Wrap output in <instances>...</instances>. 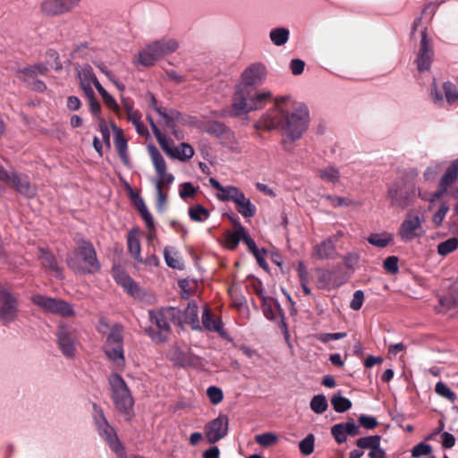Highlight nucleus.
<instances>
[{
  "mask_svg": "<svg viewBox=\"0 0 458 458\" xmlns=\"http://www.w3.org/2000/svg\"><path fill=\"white\" fill-rule=\"evenodd\" d=\"M309 112L305 105L291 99L289 96L276 97L273 107L266 111L255 123L256 129L282 132V147L291 151L308 127Z\"/></svg>",
  "mask_w": 458,
  "mask_h": 458,
  "instance_id": "1",
  "label": "nucleus"
},
{
  "mask_svg": "<svg viewBox=\"0 0 458 458\" xmlns=\"http://www.w3.org/2000/svg\"><path fill=\"white\" fill-rule=\"evenodd\" d=\"M274 94L268 89H259L244 92L239 86L236 89L232 103V112L235 116L247 114L250 112L263 109L272 100L275 102Z\"/></svg>",
  "mask_w": 458,
  "mask_h": 458,
  "instance_id": "2",
  "label": "nucleus"
},
{
  "mask_svg": "<svg viewBox=\"0 0 458 458\" xmlns=\"http://www.w3.org/2000/svg\"><path fill=\"white\" fill-rule=\"evenodd\" d=\"M458 180V157L454 159L442 174L438 188L434 192L419 191V196L422 200L429 202V208H433L436 200L448 195L453 199H458V186L454 185Z\"/></svg>",
  "mask_w": 458,
  "mask_h": 458,
  "instance_id": "3",
  "label": "nucleus"
},
{
  "mask_svg": "<svg viewBox=\"0 0 458 458\" xmlns=\"http://www.w3.org/2000/svg\"><path fill=\"white\" fill-rule=\"evenodd\" d=\"M98 332L107 334V339L104 346L106 355L114 363L117 369H123L125 366V360L123 349L122 327L118 325L110 327L105 320H100Z\"/></svg>",
  "mask_w": 458,
  "mask_h": 458,
  "instance_id": "4",
  "label": "nucleus"
},
{
  "mask_svg": "<svg viewBox=\"0 0 458 458\" xmlns=\"http://www.w3.org/2000/svg\"><path fill=\"white\" fill-rule=\"evenodd\" d=\"M109 386L115 408L126 419H130L134 401L125 381L119 375L112 374L109 377Z\"/></svg>",
  "mask_w": 458,
  "mask_h": 458,
  "instance_id": "5",
  "label": "nucleus"
},
{
  "mask_svg": "<svg viewBox=\"0 0 458 458\" xmlns=\"http://www.w3.org/2000/svg\"><path fill=\"white\" fill-rule=\"evenodd\" d=\"M71 268L81 273H95L99 268L96 252L90 243H84L68 258Z\"/></svg>",
  "mask_w": 458,
  "mask_h": 458,
  "instance_id": "6",
  "label": "nucleus"
},
{
  "mask_svg": "<svg viewBox=\"0 0 458 458\" xmlns=\"http://www.w3.org/2000/svg\"><path fill=\"white\" fill-rule=\"evenodd\" d=\"M148 119L158 144L169 157L184 162L193 157L194 149L191 145L188 143H181L178 147L173 146L172 142H170L166 136L157 128L150 115H148Z\"/></svg>",
  "mask_w": 458,
  "mask_h": 458,
  "instance_id": "7",
  "label": "nucleus"
},
{
  "mask_svg": "<svg viewBox=\"0 0 458 458\" xmlns=\"http://www.w3.org/2000/svg\"><path fill=\"white\" fill-rule=\"evenodd\" d=\"M31 301L45 312L67 318L75 315L72 306L61 299L35 294L31 296Z\"/></svg>",
  "mask_w": 458,
  "mask_h": 458,
  "instance_id": "8",
  "label": "nucleus"
},
{
  "mask_svg": "<svg viewBox=\"0 0 458 458\" xmlns=\"http://www.w3.org/2000/svg\"><path fill=\"white\" fill-rule=\"evenodd\" d=\"M423 217L414 212H408L402 221L398 236L403 242H410L414 239L420 238L425 234L423 228Z\"/></svg>",
  "mask_w": 458,
  "mask_h": 458,
  "instance_id": "9",
  "label": "nucleus"
},
{
  "mask_svg": "<svg viewBox=\"0 0 458 458\" xmlns=\"http://www.w3.org/2000/svg\"><path fill=\"white\" fill-rule=\"evenodd\" d=\"M147 150L157 174L153 181L155 186L169 187L174 182V176L167 172L166 162L162 154L153 144H148Z\"/></svg>",
  "mask_w": 458,
  "mask_h": 458,
  "instance_id": "10",
  "label": "nucleus"
},
{
  "mask_svg": "<svg viewBox=\"0 0 458 458\" xmlns=\"http://www.w3.org/2000/svg\"><path fill=\"white\" fill-rule=\"evenodd\" d=\"M430 97L437 106H444L445 102L448 105H454L458 102V87L451 81L441 84L433 83Z\"/></svg>",
  "mask_w": 458,
  "mask_h": 458,
  "instance_id": "11",
  "label": "nucleus"
},
{
  "mask_svg": "<svg viewBox=\"0 0 458 458\" xmlns=\"http://www.w3.org/2000/svg\"><path fill=\"white\" fill-rule=\"evenodd\" d=\"M56 337L63 354L68 358L73 357L79 345L76 330L69 325L62 324L58 327Z\"/></svg>",
  "mask_w": 458,
  "mask_h": 458,
  "instance_id": "12",
  "label": "nucleus"
},
{
  "mask_svg": "<svg viewBox=\"0 0 458 458\" xmlns=\"http://www.w3.org/2000/svg\"><path fill=\"white\" fill-rule=\"evenodd\" d=\"M267 66L262 62H255L242 71L240 79L244 86H259L267 81Z\"/></svg>",
  "mask_w": 458,
  "mask_h": 458,
  "instance_id": "13",
  "label": "nucleus"
},
{
  "mask_svg": "<svg viewBox=\"0 0 458 458\" xmlns=\"http://www.w3.org/2000/svg\"><path fill=\"white\" fill-rule=\"evenodd\" d=\"M81 0H42L40 12L49 17L68 13L78 7Z\"/></svg>",
  "mask_w": 458,
  "mask_h": 458,
  "instance_id": "14",
  "label": "nucleus"
},
{
  "mask_svg": "<svg viewBox=\"0 0 458 458\" xmlns=\"http://www.w3.org/2000/svg\"><path fill=\"white\" fill-rule=\"evenodd\" d=\"M229 419L225 414H219L208 421L204 428L205 437L209 444H215L228 433Z\"/></svg>",
  "mask_w": 458,
  "mask_h": 458,
  "instance_id": "15",
  "label": "nucleus"
},
{
  "mask_svg": "<svg viewBox=\"0 0 458 458\" xmlns=\"http://www.w3.org/2000/svg\"><path fill=\"white\" fill-rule=\"evenodd\" d=\"M0 180L8 186L15 189L18 192L28 197H33L36 193L34 187L30 185L26 176L19 175L16 173H9L0 166Z\"/></svg>",
  "mask_w": 458,
  "mask_h": 458,
  "instance_id": "16",
  "label": "nucleus"
},
{
  "mask_svg": "<svg viewBox=\"0 0 458 458\" xmlns=\"http://www.w3.org/2000/svg\"><path fill=\"white\" fill-rule=\"evenodd\" d=\"M18 312L16 297L5 287L0 288V318L4 323L13 321Z\"/></svg>",
  "mask_w": 458,
  "mask_h": 458,
  "instance_id": "17",
  "label": "nucleus"
},
{
  "mask_svg": "<svg viewBox=\"0 0 458 458\" xmlns=\"http://www.w3.org/2000/svg\"><path fill=\"white\" fill-rule=\"evenodd\" d=\"M149 315L156 326L164 331L169 329L171 323H182L180 310L175 308L168 307L156 311H149Z\"/></svg>",
  "mask_w": 458,
  "mask_h": 458,
  "instance_id": "18",
  "label": "nucleus"
},
{
  "mask_svg": "<svg viewBox=\"0 0 458 458\" xmlns=\"http://www.w3.org/2000/svg\"><path fill=\"white\" fill-rule=\"evenodd\" d=\"M412 191H409L400 183H394L387 191V200L392 207L404 209L411 204Z\"/></svg>",
  "mask_w": 458,
  "mask_h": 458,
  "instance_id": "19",
  "label": "nucleus"
},
{
  "mask_svg": "<svg viewBox=\"0 0 458 458\" xmlns=\"http://www.w3.org/2000/svg\"><path fill=\"white\" fill-rule=\"evenodd\" d=\"M167 355L169 360L176 366L186 367L199 364L198 358L193 356L186 346H174Z\"/></svg>",
  "mask_w": 458,
  "mask_h": 458,
  "instance_id": "20",
  "label": "nucleus"
},
{
  "mask_svg": "<svg viewBox=\"0 0 458 458\" xmlns=\"http://www.w3.org/2000/svg\"><path fill=\"white\" fill-rule=\"evenodd\" d=\"M113 276L117 284H119L131 296L138 299L142 297L141 290L122 267H114L113 268Z\"/></svg>",
  "mask_w": 458,
  "mask_h": 458,
  "instance_id": "21",
  "label": "nucleus"
},
{
  "mask_svg": "<svg viewBox=\"0 0 458 458\" xmlns=\"http://www.w3.org/2000/svg\"><path fill=\"white\" fill-rule=\"evenodd\" d=\"M98 435L105 440L109 447L118 455L123 456V449L118 440L117 435L112 426L107 423L97 428Z\"/></svg>",
  "mask_w": 458,
  "mask_h": 458,
  "instance_id": "22",
  "label": "nucleus"
},
{
  "mask_svg": "<svg viewBox=\"0 0 458 458\" xmlns=\"http://www.w3.org/2000/svg\"><path fill=\"white\" fill-rule=\"evenodd\" d=\"M209 184L217 191L216 197L222 201H234L241 193V190L233 185L223 186L215 178L208 180Z\"/></svg>",
  "mask_w": 458,
  "mask_h": 458,
  "instance_id": "23",
  "label": "nucleus"
},
{
  "mask_svg": "<svg viewBox=\"0 0 458 458\" xmlns=\"http://www.w3.org/2000/svg\"><path fill=\"white\" fill-rule=\"evenodd\" d=\"M78 77L80 80L81 88L87 97L93 95L94 91L91 87L92 85H94L97 89L98 85H101L92 70L89 67L81 68L78 72Z\"/></svg>",
  "mask_w": 458,
  "mask_h": 458,
  "instance_id": "24",
  "label": "nucleus"
},
{
  "mask_svg": "<svg viewBox=\"0 0 458 458\" xmlns=\"http://www.w3.org/2000/svg\"><path fill=\"white\" fill-rule=\"evenodd\" d=\"M432 53L429 46V41L426 37V32H422V38L418 56V69L420 72L428 71L430 67Z\"/></svg>",
  "mask_w": 458,
  "mask_h": 458,
  "instance_id": "25",
  "label": "nucleus"
},
{
  "mask_svg": "<svg viewBox=\"0 0 458 458\" xmlns=\"http://www.w3.org/2000/svg\"><path fill=\"white\" fill-rule=\"evenodd\" d=\"M160 58L162 57L155 42H153L139 52L136 57V63L144 66H150Z\"/></svg>",
  "mask_w": 458,
  "mask_h": 458,
  "instance_id": "26",
  "label": "nucleus"
},
{
  "mask_svg": "<svg viewBox=\"0 0 458 458\" xmlns=\"http://www.w3.org/2000/svg\"><path fill=\"white\" fill-rule=\"evenodd\" d=\"M313 274L316 276L315 284L318 289H332L341 284L333 280V274L329 270L317 267L313 269Z\"/></svg>",
  "mask_w": 458,
  "mask_h": 458,
  "instance_id": "27",
  "label": "nucleus"
},
{
  "mask_svg": "<svg viewBox=\"0 0 458 458\" xmlns=\"http://www.w3.org/2000/svg\"><path fill=\"white\" fill-rule=\"evenodd\" d=\"M127 246L131 255L138 263L144 262V259L140 255V231L131 229L127 235Z\"/></svg>",
  "mask_w": 458,
  "mask_h": 458,
  "instance_id": "28",
  "label": "nucleus"
},
{
  "mask_svg": "<svg viewBox=\"0 0 458 458\" xmlns=\"http://www.w3.org/2000/svg\"><path fill=\"white\" fill-rule=\"evenodd\" d=\"M296 271L303 293L306 295H311L312 292L310 287L309 286V284L311 281L315 282L316 276L313 274V269L309 271L304 263L302 261H300L296 267Z\"/></svg>",
  "mask_w": 458,
  "mask_h": 458,
  "instance_id": "29",
  "label": "nucleus"
},
{
  "mask_svg": "<svg viewBox=\"0 0 458 458\" xmlns=\"http://www.w3.org/2000/svg\"><path fill=\"white\" fill-rule=\"evenodd\" d=\"M429 206H430V204L428 203V209L432 210L435 208V210L432 214V216H431L432 223L437 227L441 226L445 220L446 214L450 210L449 205L445 201L442 200V198H441L434 202L432 208H430Z\"/></svg>",
  "mask_w": 458,
  "mask_h": 458,
  "instance_id": "30",
  "label": "nucleus"
},
{
  "mask_svg": "<svg viewBox=\"0 0 458 458\" xmlns=\"http://www.w3.org/2000/svg\"><path fill=\"white\" fill-rule=\"evenodd\" d=\"M335 254L334 241L329 238L317 245L313 250V257L317 259L333 258Z\"/></svg>",
  "mask_w": 458,
  "mask_h": 458,
  "instance_id": "31",
  "label": "nucleus"
},
{
  "mask_svg": "<svg viewBox=\"0 0 458 458\" xmlns=\"http://www.w3.org/2000/svg\"><path fill=\"white\" fill-rule=\"evenodd\" d=\"M237 206L238 212L244 217H252L256 213V208L242 191L233 201Z\"/></svg>",
  "mask_w": 458,
  "mask_h": 458,
  "instance_id": "32",
  "label": "nucleus"
},
{
  "mask_svg": "<svg viewBox=\"0 0 458 458\" xmlns=\"http://www.w3.org/2000/svg\"><path fill=\"white\" fill-rule=\"evenodd\" d=\"M146 101L148 106L152 108L158 115L159 122L164 123L165 125L168 126L172 122V116L170 115V112L159 106L156 98L150 92H148L146 94Z\"/></svg>",
  "mask_w": 458,
  "mask_h": 458,
  "instance_id": "33",
  "label": "nucleus"
},
{
  "mask_svg": "<svg viewBox=\"0 0 458 458\" xmlns=\"http://www.w3.org/2000/svg\"><path fill=\"white\" fill-rule=\"evenodd\" d=\"M164 257L168 267L177 269L183 268L182 257L175 248L165 247L164 250Z\"/></svg>",
  "mask_w": 458,
  "mask_h": 458,
  "instance_id": "34",
  "label": "nucleus"
},
{
  "mask_svg": "<svg viewBox=\"0 0 458 458\" xmlns=\"http://www.w3.org/2000/svg\"><path fill=\"white\" fill-rule=\"evenodd\" d=\"M290 38V30L284 27H278L269 31V39L276 47L285 45Z\"/></svg>",
  "mask_w": 458,
  "mask_h": 458,
  "instance_id": "35",
  "label": "nucleus"
},
{
  "mask_svg": "<svg viewBox=\"0 0 458 458\" xmlns=\"http://www.w3.org/2000/svg\"><path fill=\"white\" fill-rule=\"evenodd\" d=\"M259 294L263 302L265 316L268 319L275 318V313L281 310L279 302L272 297L265 296L262 293H259Z\"/></svg>",
  "mask_w": 458,
  "mask_h": 458,
  "instance_id": "36",
  "label": "nucleus"
},
{
  "mask_svg": "<svg viewBox=\"0 0 458 458\" xmlns=\"http://www.w3.org/2000/svg\"><path fill=\"white\" fill-rule=\"evenodd\" d=\"M161 57L175 52L179 47V43L174 38H163L155 41Z\"/></svg>",
  "mask_w": 458,
  "mask_h": 458,
  "instance_id": "37",
  "label": "nucleus"
},
{
  "mask_svg": "<svg viewBox=\"0 0 458 458\" xmlns=\"http://www.w3.org/2000/svg\"><path fill=\"white\" fill-rule=\"evenodd\" d=\"M182 322L190 325L192 329L200 328L198 318V307L195 303H189L184 312L183 320Z\"/></svg>",
  "mask_w": 458,
  "mask_h": 458,
  "instance_id": "38",
  "label": "nucleus"
},
{
  "mask_svg": "<svg viewBox=\"0 0 458 458\" xmlns=\"http://www.w3.org/2000/svg\"><path fill=\"white\" fill-rule=\"evenodd\" d=\"M114 133V145L115 148L121 156L122 158L126 157V149H127V143L123 135V131L116 127L115 125L112 126Z\"/></svg>",
  "mask_w": 458,
  "mask_h": 458,
  "instance_id": "39",
  "label": "nucleus"
},
{
  "mask_svg": "<svg viewBox=\"0 0 458 458\" xmlns=\"http://www.w3.org/2000/svg\"><path fill=\"white\" fill-rule=\"evenodd\" d=\"M368 242L376 247L384 248L393 242V235L386 232L373 233L368 238Z\"/></svg>",
  "mask_w": 458,
  "mask_h": 458,
  "instance_id": "40",
  "label": "nucleus"
},
{
  "mask_svg": "<svg viewBox=\"0 0 458 458\" xmlns=\"http://www.w3.org/2000/svg\"><path fill=\"white\" fill-rule=\"evenodd\" d=\"M202 324L203 327L209 330L220 333L222 326L219 320H215L211 318L210 310L208 307H205L202 313Z\"/></svg>",
  "mask_w": 458,
  "mask_h": 458,
  "instance_id": "41",
  "label": "nucleus"
},
{
  "mask_svg": "<svg viewBox=\"0 0 458 458\" xmlns=\"http://www.w3.org/2000/svg\"><path fill=\"white\" fill-rule=\"evenodd\" d=\"M244 235V228L240 224H235V231L230 233L226 236L225 246L230 250H233Z\"/></svg>",
  "mask_w": 458,
  "mask_h": 458,
  "instance_id": "42",
  "label": "nucleus"
},
{
  "mask_svg": "<svg viewBox=\"0 0 458 458\" xmlns=\"http://www.w3.org/2000/svg\"><path fill=\"white\" fill-rule=\"evenodd\" d=\"M318 174L321 180L330 183H336L340 178L339 171L333 166H327L320 169L318 172Z\"/></svg>",
  "mask_w": 458,
  "mask_h": 458,
  "instance_id": "43",
  "label": "nucleus"
},
{
  "mask_svg": "<svg viewBox=\"0 0 458 458\" xmlns=\"http://www.w3.org/2000/svg\"><path fill=\"white\" fill-rule=\"evenodd\" d=\"M457 248L458 239L456 237H450L437 245V253L445 257L454 252Z\"/></svg>",
  "mask_w": 458,
  "mask_h": 458,
  "instance_id": "44",
  "label": "nucleus"
},
{
  "mask_svg": "<svg viewBox=\"0 0 458 458\" xmlns=\"http://www.w3.org/2000/svg\"><path fill=\"white\" fill-rule=\"evenodd\" d=\"M47 68L45 65H36L34 67L26 68L19 72L18 75L21 80L29 82L30 79L37 74H43Z\"/></svg>",
  "mask_w": 458,
  "mask_h": 458,
  "instance_id": "45",
  "label": "nucleus"
},
{
  "mask_svg": "<svg viewBox=\"0 0 458 458\" xmlns=\"http://www.w3.org/2000/svg\"><path fill=\"white\" fill-rule=\"evenodd\" d=\"M190 217L196 222H203L209 216V212L201 205H197L189 209Z\"/></svg>",
  "mask_w": 458,
  "mask_h": 458,
  "instance_id": "46",
  "label": "nucleus"
},
{
  "mask_svg": "<svg viewBox=\"0 0 458 458\" xmlns=\"http://www.w3.org/2000/svg\"><path fill=\"white\" fill-rule=\"evenodd\" d=\"M331 403L335 411L337 412H344L352 407L351 401L340 394L334 395L332 397Z\"/></svg>",
  "mask_w": 458,
  "mask_h": 458,
  "instance_id": "47",
  "label": "nucleus"
},
{
  "mask_svg": "<svg viewBox=\"0 0 458 458\" xmlns=\"http://www.w3.org/2000/svg\"><path fill=\"white\" fill-rule=\"evenodd\" d=\"M381 437L379 436H370L360 437L357 440L356 445L363 449H374L377 445H380Z\"/></svg>",
  "mask_w": 458,
  "mask_h": 458,
  "instance_id": "48",
  "label": "nucleus"
},
{
  "mask_svg": "<svg viewBox=\"0 0 458 458\" xmlns=\"http://www.w3.org/2000/svg\"><path fill=\"white\" fill-rule=\"evenodd\" d=\"M323 198L328 202V204L333 208H340V207H349L354 202L352 199L342 198L336 195L327 194L323 196Z\"/></svg>",
  "mask_w": 458,
  "mask_h": 458,
  "instance_id": "49",
  "label": "nucleus"
},
{
  "mask_svg": "<svg viewBox=\"0 0 458 458\" xmlns=\"http://www.w3.org/2000/svg\"><path fill=\"white\" fill-rule=\"evenodd\" d=\"M255 440L259 445L264 447H267L276 444L278 441V437L273 432H267L257 435L255 437Z\"/></svg>",
  "mask_w": 458,
  "mask_h": 458,
  "instance_id": "50",
  "label": "nucleus"
},
{
  "mask_svg": "<svg viewBox=\"0 0 458 458\" xmlns=\"http://www.w3.org/2000/svg\"><path fill=\"white\" fill-rule=\"evenodd\" d=\"M310 408L316 413H322L327 409V402L324 395H315L310 401Z\"/></svg>",
  "mask_w": 458,
  "mask_h": 458,
  "instance_id": "51",
  "label": "nucleus"
},
{
  "mask_svg": "<svg viewBox=\"0 0 458 458\" xmlns=\"http://www.w3.org/2000/svg\"><path fill=\"white\" fill-rule=\"evenodd\" d=\"M98 91L102 97L104 103L108 106L111 110L117 112L119 109L118 104L115 99L102 87V85H98Z\"/></svg>",
  "mask_w": 458,
  "mask_h": 458,
  "instance_id": "52",
  "label": "nucleus"
},
{
  "mask_svg": "<svg viewBox=\"0 0 458 458\" xmlns=\"http://www.w3.org/2000/svg\"><path fill=\"white\" fill-rule=\"evenodd\" d=\"M315 445V437L312 434H309L304 439H302L300 444V450L302 454L310 455L314 451Z\"/></svg>",
  "mask_w": 458,
  "mask_h": 458,
  "instance_id": "53",
  "label": "nucleus"
},
{
  "mask_svg": "<svg viewBox=\"0 0 458 458\" xmlns=\"http://www.w3.org/2000/svg\"><path fill=\"white\" fill-rule=\"evenodd\" d=\"M198 188L191 182L179 185V195L182 199H192L197 193Z\"/></svg>",
  "mask_w": 458,
  "mask_h": 458,
  "instance_id": "54",
  "label": "nucleus"
},
{
  "mask_svg": "<svg viewBox=\"0 0 458 458\" xmlns=\"http://www.w3.org/2000/svg\"><path fill=\"white\" fill-rule=\"evenodd\" d=\"M92 418L97 428L108 423L102 408L96 403L92 404Z\"/></svg>",
  "mask_w": 458,
  "mask_h": 458,
  "instance_id": "55",
  "label": "nucleus"
},
{
  "mask_svg": "<svg viewBox=\"0 0 458 458\" xmlns=\"http://www.w3.org/2000/svg\"><path fill=\"white\" fill-rule=\"evenodd\" d=\"M435 391L438 395L449 400L450 402H454L456 400V394L442 382L437 383Z\"/></svg>",
  "mask_w": 458,
  "mask_h": 458,
  "instance_id": "56",
  "label": "nucleus"
},
{
  "mask_svg": "<svg viewBox=\"0 0 458 458\" xmlns=\"http://www.w3.org/2000/svg\"><path fill=\"white\" fill-rule=\"evenodd\" d=\"M331 433L338 444L344 443L347 440V432L344 423L335 424L332 427Z\"/></svg>",
  "mask_w": 458,
  "mask_h": 458,
  "instance_id": "57",
  "label": "nucleus"
},
{
  "mask_svg": "<svg viewBox=\"0 0 458 458\" xmlns=\"http://www.w3.org/2000/svg\"><path fill=\"white\" fill-rule=\"evenodd\" d=\"M207 395L213 404L220 403L224 398L222 389L217 386H209L207 389Z\"/></svg>",
  "mask_w": 458,
  "mask_h": 458,
  "instance_id": "58",
  "label": "nucleus"
},
{
  "mask_svg": "<svg viewBox=\"0 0 458 458\" xmlns=\"http://www.w3.org/2000/svg\"><path fill=\"white\" fill-rule=\"evenodd\" d=\"M432 452V448L429 445L425 443H420L415 445L411 450V456L413 458H420L423 455H428Z\"/></svg>",
  "mask_w": 458,
  "mask_h": 458,
  "instance_id": "59",
  "label": "nucleus"
},
{
  "mask_svg": "<svg viewBox=\"0 0 458 458\" xmlns=\"http://www.w3.org/2000/svg\"><path fill=\"white\" fill-rule=\"evenodd\" d=\"M139 210L141 214V216L143 217V219L145 220L146 222V225L149 230V232L151 233V231L154 229V221H153V218L150 215V213L148 212L146 205L143 203L142 200H140V203L139 204ZM152 236L150 235V238Z\"/></svg>",
  "mask_w": 458,
  "mask_h": 458,
  "instance_id": "60",
  "label": "nucleus"
},
{
  "mask_svg": "<svg viewBox=\"0 0 458 458\" xmlns=\"http://www.w3.org/2000/svg\"><path fill=\"white\" fill-rule=\"evenodd\" d=\"M47 64L50 68L55 70H60L62 68L58 54L53 50L47 53Z\"/></svg>",
  "mask_w": 458,
  "mask_h": 458,
  "instance_id": "61",
  "label": "nucleus"
},
{
  "mask_svg": "<svg viewBox=\"0 0 458 458\" xmlns=\"http://www.w3.org/2000/svg\"><path fill=\"white\" fill-rule=\"evenodd\" d=\"M384 268L392 274L398 272V259L395 256L388 257L384 261Z\"/></svg>",
  "mask_w": 458,
  "mask_h": 458,
  "instance_id": "62",
  "label": "nucleus"
},
{
  "mask_svg": "<svg viewBox=\"0 0 458 458\" xmlns=\"http://www.w3.org/2000/svg\"><path fill=\"white\" fill-rule=\"evenodd\" d=\"M157 191V208L162 212L166 204V194L164 192L162 186H155Z\"/></svg>",
  "mask_w": 458,
  "mask_h": 458,
  "instance_id": "63",
  "label": "nucleus"
},
{
  "mask_svg": "<svg viewBox=\"0 0 458 458\" xmlns=\"http://www.w3.org/2000/svg\"><path fill=\"white\" fill-rule=\"evenodd\" d=\"M364 301V293L362 291L358 290L354 293L351 301L350 307L353 310H358L361 308Z\"/></svg>",
  "mask_w": 458,
  "mask_h": 458,
  "instance_id": "64",
  "label": "nucleus"
}]
</instances>
